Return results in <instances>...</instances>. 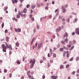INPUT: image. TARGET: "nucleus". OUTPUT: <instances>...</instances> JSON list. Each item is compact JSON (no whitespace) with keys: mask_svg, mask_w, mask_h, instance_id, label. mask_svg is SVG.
Here are the masks:
<instances>
[{"mask_svg":"<svg viewBox=\"0 0 79 79\" xmlns=\"http://www.w3.org/2000/svg\"><path fill=\"white\" fill-rule=\"evenodd\" d=\"M18 13L19 15H21L22 17H23V14H21V12H20V11H19Z\"/></svg>","mask_w":79,"mask_h":79,"instance_id":"obj_17","label":"nucleus"},{"mask_svg":"<svg viewBox=\"0 0 79 79\" xmlns=\"http://www.w3.org/2000/svg\"><path fill=\"white\" fill-rule=\"evenodd\" d=\"M43 60H44V61H45V60H46V58H45V57H43Z\"/></svg>","mask_w":79,"mask_h":79,"instance_id":"obj_41","label":"nucleus"},{"mask_svg":"<svg viewBox=\"0 0 79 79\" xmlns=\"http://www.w3.org/2000/svg\"><path fill=\"white\" fill-rule=\"evenodd\" d=\"M7 48H9L10 50H12V47H11V45H9V47Z\"/></svg>","mask_w":79,"mask_h":79,"instance_id":"obj_12","label":"nucleus"},{"mask_svg":"<svg viewBox=\"0 0 79 79\" xmlns=\"http://www.w3.org/2000/svg\"><path fill=\"white\" fill-rule=\"evenodd\" d=\"M22 6H23V5H22V4H20L19 7H22Z\"/></svg>","mask_w":79,"mask_h":79,"instance_id":"obj_60","label":"nucleus"},{"mask_svg":"<svg viewBox=\"0 0 79 79\" xmlns=\"http://www.w3.org/2000/svg\"><path fill=\"white\" fill-rule=\"evenodd\" d=\"M7 9H8V7L7 6L5 7V8L4 9V11H6V10H7Z\"/></svg>","mask_w":79,"mask_h":79,"instance_id":"obj_25","label":"nucleus"},{"mask_svg":"<svg viewBox=\"0 0 79 79\" xmlns=\"http://www.w3.org/2000/svg\"><path fill=\"white\" fill-rule=\"evenodd\" d=\"M24 77H23V76H22V77H21V79H24Z\"/></svg>","mask_w":79,"mask_h":79,"instance_id":"obj_64","label":"nucleus"},{"mask_svg":"<svg viewBox=\"0 0 79 79\" xmlns=\"http://www.w3.org/2000/svg\"><path fill=\"white\" fill-rule=\"evenodd\" d=\"M75 73H76V72H75V71H73V72L72 73V74H73V75H74V74H75Z\"/></svg>","mask_w":79,"mask_h":79,"instance_id":"obj_36","label":"nucleus"},{"mask_svg":"<svg viewBox=\"0 0 79 79\" xmlns=\"http://www.w3.org/2000/svg\"><path fill=\"white\" fill-rule=\"evenodd\" d=\"M22 60L23 61H24V60H25V58H24V57H23Z\"/></svg>","mask_w":79,"mask_h":79,"instance_id":"obj_48","label":"nucleus"},{"mask_svg":"<svg viewBox=\"0 0 79 79\" xmlns=\"http://www.w3.org/2000/svg\"><path fill=\"white\" fill-rule=\"evenodd\" d=\"M67 47H69V48H70V47H71V45L69 44V45H67Z\"/></svg>","mask_w":79,"mask_h":79,"instance_id":"obj_46","label":"nucleus"},{"mask_svg":"<svg viewBox=\"0 0 79 79\" xmlns=\"http://www.w3.org/2000/svg\"><path fill=\"white\" fill-rule=\"evenodd\" d=\"M63 18L62 16H59V18L60 19H62V18Z\"/></svg>","mask_w":79,"mask_h":79,"instance_id":"obj_52","label":"nucleus"},{"mask_svg":"<svg viewBox=\"0 0 79 79\" xmlns=\"http://www.w3.org/2000/svg\"><path fill=\"white\" fill-rule=\"evenodd\" d=\"M79 60V57H77L76 58V60L77 61H78V60Z\"/></svg>","mask_w":79,"mask_h":79,"instance_id":"obj_35","label":"nucleus"},{"mask_svg":"<svg viewBox=\"0 0 79 79\" xmlns=\"http://www.w3.org/2000/svg\"><path fill=\"white\" fill-rule=\"evenodd\" d=\"M15 45L17 46V47H19V42H17L15 44Z\"/></svg>","mask_w":79,"mask_h":79,"instance_id":"obj_16","label":"nucleus"},{"mask_svg":"<svg viewBox=\"0 0 79 79\" xmlns=\"http://www.w3.org/2000/svg\"><path fill=\"white\" fill-rule=\"evenodd\" d=\"M32 15H30L29 16V18L30 19H31V20L32 21H34L35 20H34V17H32Z\"/></svg>","mask_w":79,"mask_h":79,"instance_id":"obj_4","label":"nucleus"},{"mask_svg":"<svg viewBox=\"0 0 79 79\" xmlns=\"http://www.w3.org/2000/svg\"><path fill=\"white\" fill-rule=\"evenodd\" d=\"M66 53L67 54V57L68 58L69 56V52L68 51L66 52Z\"/></svg>","mask_w":79,"mask_h":79,"instance_id":"obj_11","label":"nucleus"},{"mask_svg":"<svg viewBox=\"0 0 79 79\" xmlns=\"http://www.w3.org/2000/svg\"><path fill=\"white\" fill-rule=\"evenodd\" d=\"M15 2L16 3H17V2H18V1L17 0H12V2L13 4H15Z\"/></svg>","mask_w":79,"mask_h":79,"instance_id":"obj_14","label":"nucleus"},{"mask_svg":"<svg viewBox=\"0 0 79 79\" xmlns=\"http://www.w3.org/2000/svg\"><path fill=\"white\" fill-rule=\"evenodd\" d=\"M35 48V45H33V49H34Z\"/></svg>","mask_w":79,"mask_h":79,"instance_id":"obj_63","label":"nucleus"},{"mask_svg":"<svg viewBox=\"0 0 79 79\" xmlns=\"http://www.w3.org/2000/svg\"><path fill=\"white\" fill-rule=\"evenodd\" d=\"M70 66V65L69 64L66 65V68H69V67Z\"/></svg>","mask_w":79,"mask_h":79,"instance_id":"obj_24","label":"nucleus"},{"mask_svg":"<svg viewBox=\"0 0 79 79\" xmlns=\"http://www.w3.org/2000/svg\"><path fill=\"white\" fill-rule=\"evenodd\" d=\"M40 63H42V62H43V60H40Z\"/></svg>","mask_w":79,"mask_h":79,"instance_id":"obj_61","label":"nucleus"},{"mask_svg":"<svg viewBox=\"0 0 79 79\" xmlns=\"http://www.w3.org/2000/svg\"><path fill=\"white\" fill-rule=\"evenodd\" d=\"M34 40H35V38H33L31 42V44L32 45V44H33V42H34Z\"/></svg>","mask_w":79,"mask_h":79,"instance_id":"obj_15","label":"nucleus"},{"mask_svg":"<svg viewBox=\"0 0 79 79\" xmlns=\"http://www.w3.org/2000/svg\"><path fill=\"white\" fill-rule=\"evenodd\" d=\"M75 32L77 35H79V29L78 28H76L75 30Z\"/></svg>","mask_w":79,"mask_h":79,"instance_id":"obj_3","label":"nucleus"},{"mask_svg":"<svg viewBox=\"0 0 79 79\" xmlns=\"http://www.w3.org/2000/svg\"><path fill=\"white\" fill-rule=\"evenodd\" d=\"M55 13H56V12H57V13H58V12H59V11H58V9H56L55 10Z\"/></svg>","mask_w":79,"mask_h":79,"instance_id":"obj_29","label":"nucleus"},{"mask_svg":"<svg viewBox=\"0 0 79 79\" xmlns=\"http://www.w3.org/2000/svg\"><path fill=\"white\" fill-rule=\"evenodd\" d=\"M37 29H39V28H40V27H39V26L37 25Z\"/></svg>","mask_w":79,"mask_h":79,"instance_id":"obj_59","label":"nucleus"},{"mask_svg":"<svg viewBox=\"0 0 79 79\" xmlns=\"http://www.w3.org/2000/svg\"><path fill=\"white\" fill-rule=\"evenodd\" d=\"M40 6H41L40 4H37V6H38V7H40Z\"/></svg>","mask_w":79,"mask_h":79,"instance_id":"obj_32","label":"nucleus"},{"mask_svg":"<svg viewBox=\"0 0 79 79\" xmlns=\"http://www.w3.org/2000/svg\"><path fill=\"white\" fill-rule=\"evenodd\" d=\"M45 75H44L43 76H42V78L43 79H45Z\"/></svg>","mask_w":79,"mask_h":79,"instance_id":"obj_50","label":"nucleus"},{"mask_svg":"<svg viewBox=\"0 0 79 79\" xmlns=\"http://www.w3.org/2000/svg\"><path fill=\"white\" fill-rule=\"evenodd\" d=\"M73 57H72L70 60V61H73Z\"/></svg>","mask_w":79,"mask_h":79,"instance_id":"obj_43","label":"nucleus"},{"mask_svg":"<svg viewBox=\"0 0 79 79\" xmlns=\"http://www.w3.org/2000/svg\"><path fill=\"white\" fill-rule=\"evenodd\" d=\"M60 29H61L60 28H57V29H56V32H59V31H60Z\"/></svg>","mask_w":79,"mask_h":79,"instance_id":"obj_22","label":"nucleus"},{"mask_svg":"<svg viewBox=\"0 0 79 79\" xmlns=\"http://www.w3.org/2000/svg\"><path fill=\"white\" fill-rule=\"evenodd\" d=\"M32 13H33V10H31V14H32Z\"/></svg>","mask_w":79,"mask_h":79,"instance_id":"obj_55","label":"nucleus"},{"mask_svg":"<svg viewBox=\"0 0 79 79\" xmlns=\"http://www.w3.org/2000/svg\"><path fill=\"white\" fill-rule=\"evenodd\" d=\"M34 66V64H31L30 65V68H32V67Z\"/></svg>","mask_w":79,"mask_h":79,"instance_id":"obj_20","label":"nucleus"},{"mask_svg":"<svg viewBox=\"0 0 79 79\" xmlns=\"http://www.w3.org/2000/svg\"><path fill=\"white\" fill-rule=\"evenodd\" d=\"M29 6H30V5L29 4H27V6H26V7L27 8H29Z\"/></svg>","mask_w":79,"mask_h":79,"instance_id":"obj_33","label":"nucleus"},{"mask_svg":"<svg viewBox=\"0 0 79 79\" xmlns=\"http://www.w3.org/2000/svg\"><path fill=\"white\" fill-rule=\"evenodd\" d=\"M8 32V30L7 29H6L5 31V33H7V32Z\"/></svg>","mask_w":79,"mask_h":79,"instance_id":"obj_38","label":"nucleus"},{"mask_svg":"<svg viewBox=\"0 0 79 79\" xmlns=\"http://www.w3.org/2000/svg\"><path fill=\"white\" fill-rule=\"evenodd\" d=\"M23 12L24 13H26L27 12V9L26 8H24L23 10Z\"/></svg>","mask_w":79,"mask_h":79,"instance_id":"obj_10","label":"nucleus"},{"mask_svg":"<svg viewBox=\"0 0 79 79\" xmlns=\"http://www.w3.org/2000/svg\"><path fill=\"white\" fill-rule=\"evenodd\" d=\"M73 48H74V46H72L70 48V50H73Z\"/></svg>","mask_w":79,"mask_h":79,"instance_id":"obj_47","label":"nucleus"},{"mask_svg":"<svg viewBox=\"0 0 79 79\" xmlns=\"http://www.w3.org/2000/svg\"><path fill=\"white\" fill-rule=\"evenodd\" d=\"M42 46V44L41 43H40L38 46V47L37 48V50H39L40 47Z\"/></svg>","mask_w":79,"mask_h":79,"instance_id":"obj_7","label":"nucleus"},{"mask_svg":"<svg viewBox=\"0 0 79 79\" xmlns=\"http://www.w3.org/2000/svg\"><path fill=\"white\" fill-rule=\"evenodd\" d=\"M35 7V5H32L31 6V8L32 9H34Z\"/></svg>","mask_w":79,"mask_h":79,"instance_id":"obj_27","label":"nucleus"},{"mask_svg":"<svg viewBox=\"0 0 79 79\" xmlns=\"http://www.w3.org/2000/svg\"><path fill=\"white\" fill-rule=\"evenodd\" d=\"M48 57H50V53H48Z\"/></svg>","mask_w":79,"mask_h":79,"instance_id":"obj_57","label":"nucleus"},{"mask_svg":"<svg viewBox=\"0 0 79 79\" xmlns=\"http://www.w3.org/2000/svg\"><path fill=\"white\" fill-rule=\"evenodd\" d=\"M6 46H5V44H3L2 45V51L4 52H6V48L9 47L8 44H6Z\"/></svg>","mask_w":79,"mask_h":79,"instance_id":"obj_1","label":"nucleus"},{"mask_svg":"<svg viewBox=\"0 0 79 79\" xmlns=\"http://www.w3.org/2000/svg\"><path fill=\"white\" fill-rule=\"evenodd\" d=\"M76 76L77 77H79V74H77L76 75Z\"/></svg>","mask_w":79,"mask_h":79,"instance_id":"obj_58","label":"nucleus"},{"mask_svg":"<svg viewBox=\"0 0 79 79\" xmlns=\"http://www.w3.org/2000/svg\"><path fill=\"white\" fill-rule=\"evenodd\" d=\"M61 44H62L63 45H64V44H65V43H64V41H61Z\"/></svg>","mask_w":79,"mask_h":79,"instance_id":"obj_28","label":"nucleus"},{"mask_svg":"<svg viewBox=\"0 0 79 79\" xmlns=\"http://www.w3.org/2000/svg\"><path fill=\"white\" fill-rule=\"evenodd\" d=\"M53 79H57V77H58L57 76H55L54 75L52 76L51 77Z\"/></svg>","mask_w":79,"mask_h":79,"instance_id":"obj_8","label":"nucleus"},{"mask_svg":"<svg viewBox=\"0 0 79 79\" xmlns=\"http://www.w3.org/2000/svg\"><path fill=\"white\" fill-rule=\"evenodd\" d=\"M77 73H79V69H77Z\"/></svg>","mask_w":79,"mask_h":79,"instance_id":"obj_56","label":"nucleus"},{"mask_svg":"<svg viewBox=\"0 0 79 79\" xmlns=\"http://www.w3.org/2000/svg\"><path fill=\"white\" fill-rule=\"evenodd\" d=\"M47 33L48 34H52V33L50 31L48 32Z\"/></svg>","mask_w":79,"mask_h":79,"instance_id":"obj_49","label":"nucleus"},{"mask_svg":"<svg viewBox=\"0 0 79 79\" xmlns=\"http://www.w3.org/2000/svg\"><path fill=\"white\" fill-rule=\"evenodd\" d=\"M22 15L23 16H24L25 18H26V14H23Z\"/></svg>","mask_w":79,"mask_h":79,"instance_id":"obj_37","label":"nucleus"},{"mask_svg":"<svg viewBox=\"0 0 79 79\" xmlns=\"http://www.w3.org/2000/svg\"><path fill=\"white\" fill-rule=\"evenodd\" d=\"M35 58L33 59L32 60L31 59V60L30 61V63H31L33 64H35Z\"/></svg>","mask_w":79,"mask_h":79,"instance_id":"obj_2","label":"nucleus"},{"mask_svg":"<svg viewBox=\"0 0 79 79\" xmlns=\"http://www.w3.org/2000/svg\"><path fill=\"white\" fill-rule=\"evenodd\" d=\"M66 52L65 51L63 54L64 56H66Z\"/></svg>","mask_w":79,"mask_h":79,"instance_id":"obj_30","label":"nucleus"},{"mask_svg":"<svg viewBox=\"0 0 79 79\" xmlns=\"http://www.w3.org/2000/svg\"><path fill=\"white\" fill-rule=\"evenodd\" d=\"M10 77H11V73H10L9 74Z\"/></svg>","mask_w":79,"mask_h":79,"instance_id":"obj_62","label":"nucleus"},{"mask_svg":"<svg viewBox=\"0 0 79 79\" xmlns=\"http://www.w3.org/2000/svg\"><path fill=\"white\" fill-rule=\"evenodd\" d=\"M60 50L61 52H63V48H60Z\"/></svg>","mask_w":79,"mask_h":79,"instance_id":"obj_31","label":"nucleus"},{"mask_svg":"<svg viewBox=\"0 0 79 79\" xmlns=\"http://www.w3.org/2000/svg\"><path fill=\"white\" fill-rule=\"evenodd\" d=\"M68 36V33H67V32H65V34L64 35L63 37H66L67 38Z\"/></svg>","mask_w":79,"mask_h":79,"instance_id":"obj_9","label":"nucleus"},{"mask_svg":"<svg viewBox=\"0 0 79 79\" xmlns=\"http://www.w3.org/2000/svg\"><path fill=\"white\" fill-rule=\"evenodd\" d=\"M4 26V23H2V28H3Z\"/></svg>","mask_w":79,"mask_h":79,"instance_id":"obj_39","label":"nucleus"},{"mask_svg":"<svg viewBox=\"0 0 79 79\" xmlns=\"http://www.w3.org/2000/svg\"><path fill=\"white\" fill-rule=\"evenodd\" d=\"M15 30L16 32H19L21 31V29L19 28L17 30L16 28H15Z\"/></svg>","mask_w":79,"mask_h":79,"instance_id":"obj_5","label":"nucleus"},{"mask_svg":"<svg viewBox=\"0 0 79 79\" xmlns=\"http://www.w3.org/2000/svg\"><path fill=\"white\" fill-rule=\"evenodd\" d=\"M4 73H6V72H7V69H5L4 70Z\"/></svg>","mask_w":79,"mask_h":79,"instance_id":"obj_45","label":"nucleus"},{"mask_svg":"<svg viewBox=\"0 0 79 79\" xmlns=\"http://www.w3.org/2000/svg\"><path fill=\"white\" fill-rule=\"evenodd\" d=\"M6 42H9V39H10V38L6 36Z\"/></svg>","mask_w":79,"mask_h":79,"instance_id":"obj_13","label":"nucleus"},{"mask_svg":"<svg viewBox=\"0 0 79 79\" xmlns=\"http://www.w3.org/2000/svg\"><path fill=\"white\" fill-rule=\"evenodd\" d=\"M17 18H20V15L17 14Z\"/></svg>","mask_w":79,"mask_h":79,"instance_id":"obj_21","label":"nucleus"},{"mask_svg":"<svg viewBox=\"0 0 79 79\" xmlns=\"http://www.w3.org/2000/svg\"><path fill=\"white\" fill-rule=\"evenodd\" d=\"M56 54L55 53H54L53 54V58H56Z\"/></svg>","mask_w":79,"mask_h":79,"instance_id":"obj_23","label":"nucleus"},{"mask_svg":"<svg viewBox=\"0 0 79 79\" xmlns=\"http://www.w3.org/2000/svg\"><path fill=\"white\" fill-rule=\"evenodd\" d=\"M77 21V19L76 18H75L74 20L75 22H76Z\"/></svg>","mask_w":79,"mask_h":79,"instance_id":"obj_40","label":"nucleus"},{"mask_svg":"<svg viewBox=\"0 0 79 79\" xmlns=\"http://www.w3.org/2000/svg\"><path fill=\"white\" fill-rule=\"evenodd\" d=\"M76 40H73V44H75V43H76Z\"/></svg>","mask_w":79,"mask_h":79,"instance_id":"obj_51","label":"nucleus"},{"mask_svg":"<svg viewBox=\"0 0 79 79\" xmlns=\"http://www.w3.org/2000/svg\"><path fill=\"white\" fill-rule=\"evenodd\" d=\"M64 67V66H63V65H60V69H63Z\"/></svg>","mask_w":79,"mask_h":79,"instance_id":"obj_18","label":"nucleus"},{"mask_svg":"<svg viewBox=\"0 0 79 79\" xmlns=\"http://www.w3.org/2000/svg\"><path fill=\"white\" fill-rule=\"evenodd\" d=\"M44 19V17L41 18L40 19V20H43V19Z\"/></svg>","mask_w":79,"mask_h":79,"instance_id":"obj_53","label":"nucleus"},{"mask_svg":"<svg viewBox=\"0 0 79 79\" xmlns=\"http://www.w3.org/2000/svg\"><path fill=\"white\" fill-rule=\"evenodd\" d=\"M52 17V15H49L48 18H51Z\"/></svg>","mask_w":79,"mask_h":79,"instance_id":"obj_44","label":"nucleus"},{"mask_svg":"<svg viewBox=\"0 0 79 79\" xmlns=\"http://www.w3.org/2000/svg\"><path fill=\"white\" fill-rule=\"evenodd\" d=\"M72 34L73 35H75V33H74V32H73L72 33Z\"/></svg>","mask_w":79,"mask_h":79,"instance_id":"obj_42","label":"nucleus"},{"mask_svg":"<svg viewBox=\"0 0 79 79\" xmlns=\"http://www.w3.org/2000/svg\"><path fill=\"white\" fill-rule=\"evenodd\" d=\"M30 73H31V72H30V71H28L27 72V74L28 75V76H29V75Z\"/></svg>","mask_w":79,"mask_h":79,"instance_id":"obj_26","label":"nucleus"},{"mask_svg":"<svg viewBox=\"0 0 79 79\" xmlns=\"http://www.w3.org/2000/svg\"><path fill=\"white\" fill-rule=\"evenodd\" d=\"M61 8L62 9L63 13H65L66 12V9L63 6H62Z\"/></svg>","mask_w":79,"mask_h":79,"instance_id":"obj_6","label":"nucleus"},{"mask_svg":"<svg viewBox=\"0 0 79 79\" xmlns=\"http://www.w3.org/2000/svg\"><path fill=\"white\" fill-rule=\"evenodd\" d=\"M16 63L18 64H19L21 63V62H19V60H17Z\"/></svg>","mask_w":79,"mask_h":79,"instance_id":"obj_19","label":"nucleus"},{"mask_svg":"<svg viewBox=\"0 0 79 79\" xmlns=\"http://www.w3.org/2000/svg\"><path fill=\"white\" fill-rule=\"evenodd\" d=\"M65 42H66V43H67V42H68V39L66 38V39H65L64 40Z\"/></svg>","mask_w":79,"mask_h":79,"instance_id":"obj_34","label":"nucleus"},{"mask_svg":"<svg viewBox=\"0 0 79 79\" xmlns=\"http://www.w3.org/2000/svg\"><path fill=\"white\" fill-rule=\"evenodd\" d=\"M45 9H46V10H48V6H46L45 7Z\"/></svg>","mask_w":79,"mask_h":79,"instance_id":"obj_54","label":"nucleus"}]
</instances>
